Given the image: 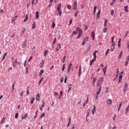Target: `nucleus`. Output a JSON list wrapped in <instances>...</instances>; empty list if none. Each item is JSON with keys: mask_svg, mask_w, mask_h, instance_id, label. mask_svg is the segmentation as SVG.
I'll list each match as a JSON object with an SVG mask.
<instances>
[{"mask_svg": "<svg viewBox=\"0 0 129 129\" xmlns=\"http://www.w3.org/2000/svg\"><path fill=\"white\" fill-rule=\"evenodd\" d=\"M102 83H103V77L100 78L97 82V86L99 87V89L96 93V98H98V95H99L100 92H101V88H102V86H101V85Z\"/></svg>", "mask_w": 129, "mask_h": 129, "instance_id": "f257e3e1", "label": "nucleus"}, {"mask_svg": "<svg viewBox=\"0 0 129 129\" xmlns=\"http://www.w3.org/2000/svg\"><path fill=\"white\" fill-rule=\"evenodd\" d=\"M73 7H74V10L75 11L76 10H77V1H75L74 2V5H73Z\"/></svg>", "mask_w": 129, "mask_h": 129, "instance_id": "f03ea898", "label": "nucleus"}, {"mask_svg": "<svg viewBox=\"0 0 129 129\" xmlns=\"http://www.w3.org/2000/svg\"><path fill=\"white\" fill-rule=\"evenodd\" d=\"M128 85V84H127V83H125V85L124 86V89H123V93H125V91H126V90H127V86Z\"/></svg>", "mask_w": 129, "mask_h": 129, "instance_id": "7ed1b4c3", "label": "nucleus"}, {"mask_svg": "<svg viewBox=\"0 0 129 129\" xmlns=\"http://www.w3.org/2000/svg\"><path fill=\"white\" fill-rule=\"evenodd\" d=\"M57 10L58 13H61L62 12V11H61V4H59L57 5Z\"/></svg>", "mask_w": 129, "mask_h": 129, "instance_id": "20e7f679", "label": "nucleus"}, {"mask_svg": "<svg viewBox=\"0 0 129 129\" xmlns=\"http://www.w3.org/2000/svg\"><path fill=\"white\" fill-rule=\"evenodd\" d=\"M71 68H72V63H70L69 67H68V73H70V70H71Z\"/></svg>", "mask_w": 129, "mask_h": 129, "instance_id": "39448f33", "label": "nucleus"}, {"mask_svg": "<svg viewBox=\"0 0 129 129\" xmlns=\"http://www.w3.org/2000/svg\"><path fill=\"white\" fill-rule=\"evenodd\" d=\"M82 71V68L81 66H80L79 70V77H80L81 76V72Z\"/></svg>", "mask_w": 129, "mask_h": 129, "instance_id": "423d86ee", "label": "nucleus"}, {"mask_svg": "<svg viewBox=\"0 0 129 129\" xmlns=\"http://www.w3.org/2000/svg\"><path fill=\"white\" fill-rule=\"evenodd\" d=\"M17 62H18V59H16L15 60H14L13 64V67H17Z\"/></svg>", "mask_w": 129, "mask_h": 129, "instance_id": "0eeeda50", "label": "nucleus"}, {"mask_svg": "<svg viewBox=\"0 0 129 129\" xmlns=\"http://www.w3.org/2000/svg\"><path fill=\"white\" fill-rule=\"evenodd\" d=\"M88 41V37H86L84 39V41L82 42V45H85V43Z\"/></svg>", "mask_w": 129, "mask_h": 129, "instance_id": "6e6552de", "label": "nucleus"}, {"mask_svg": "<svg viewBox=\"0 0 129 129\" xmlns=\"http://www.w3.org/2000/svg\"><path fill=\"white\" fill-rule=\"evenodd\" d=\"M18 19V16L13 17L12 19V23H15V21Z\"/></svg>", "mask_w": 129, "mask_h": 129, "instance_id": "1a4fd4ad", "label": "nucleus"}, {"mask_svg": "<svg viewBox=\"0 0 129 129\" xmlns=\"http://www.w3.org/2000/svg\"><path fill=\"white\" fill-rule=\"evenodd\" d=\"M96 58L94 57L93 59L90 61V66H92V63H93L94 61H96Z\"/></svg>", "mask_w": 129, "mask_h": 129, "instance_id": "9d476101", "label": "nucleus"}, {"mask_svg": "<svg viewBox=\"0 0 129 129\" xmlns=\"http://www.w3.org/2000/svg\"><path fill=\"white\" fill-rule=\"evenodd\" d=\"M96 58L94 57L93 59L90 61V66H92V63H93L94 61H96Z\"/></svg>", "mask_w": 129, "mask_h": 129, "instance_id": "9b49d317", "label": "nucleus"}, {"mask_svg": "<svg viewBox=\"0 0 129 129\" xmlns=\"http://www.w3.org/2000/svg\"><path fill=\"white\" fill-rule=\"evenodd\" d=\"M128 62H129V55L127 56L126 61H125V66H126L127 64H128Z\"/></svg>", "mask_w": 129, "mask_h": 129, "instance_id": "f8f14e48", "label": "nucleus"}, {"mask_svg": "<svg viewBox=\"0 0 129 129\" xmlns=\"http://www.w3.org/2000/svg\"><path fill=\"white\" fill-rule=\"evenodd\" d=\"M39 12H36V14H35V19L36 20H38L39 19Z\"/></svg>", "mask_w": 129, "mask_h": 129, "instance_id": "ddd939ff", "label": "nucleus"}, {"mask_svg": "<svg viewBox=\"0 0 129 129\" xmlns=\"http://www.w3.org/2000/svg\"><path fill=\"white\" fill-rule=\"evenodd\" d=\"M44 62H45V61L42 60V61L40 62V64H39V66H40V67L41 68H43V66H44Z\"/></svg>", "mask_w": 129, "mask_h": 129, "instance_id": "4468645a", "label": "nucleus"}, {"mask_svg": "<svg viewBox=\"0 0 129 129\" xmlns=\"http://www.w3.org/2000/svg\"><path fill=\"white\" fill-rule=\"evenodd\" d=\"M44 105H45V102L43 101L42 105L40 107V109L41 111H43V107H44Z\"/></svg>", "mask_w": 129, "mask_h": 129, "instance_id": "2eb2a0df", "label": "nucleus"}, {"mask_svg": "<svg viewBox=\"0 0 129 129\" xmlns=\"http://www.w3.org/2000/svg\"><path fill=\"white\" fill-rule=\"evenodd\" d=\"M60 49H61V44H58L57 45L56 51H59V50H60Z\"/></svg>", "mask_w": 129, "mask_h": 129, "instance_id": "dca6fc26", "label": "nucleus"}, {"mask_svg": "<svg viewBox=\"0 0 129 129\" xmlns=\"http://www.w3.org/2000/svg\"><path fill=\"white\" fill-rule=\"evenodd\" d=\"M95 111H96V107H95V105H94V107H93V110L92 111V114H94V113H95Z\"/></svg>", "mask_w": 129, "mask_h": 129, "instance_id": "f3484780", "label": "nucleus"}, {"mask_svg": "<svg viewBox=\"0 0 129 129\" xmlns=\"http://www.w3.org/2000/svg\"><path fill=\"white\" fill-rule=\"evenodd\" d=\"M27 46V40H25L23 44L22 45L23 48H25Z\"/></svg>", "mask_w": 129, "mask_h": 129, "instance_id": "a211bd4d", "label": "nucleus"}, {"mask_svg": "<svg viewBox=\"0 0 129 129\" xmlns=\"http://www.w3.org/2000/svg\"><path fill=\"white\" fill-rule=\"evenodd\" d=\"M28 117V113H26L24 116H22V119H26Z\"/></svg>", "mask_w": 129, "mask_h": 129, "instance_id": "6ab92c4d", "label": "nucleus"}, {"mask_svg": "<svg viewBox=\"0 0 129 129\" xmlns=\"http://www.w3.org/2000/svg\"><path fill=\"white\" fill-rule=\"evenodd\" d=\"M91 36L93 37V39L94 40L95 38V33L94 32V31L92 32Z\"/></svg>", "mask_w": 129, "mask_h": 129, "instance_id": "aec40b11", "label": "nucleus"}, {"mask_svg": "<svg viewBox=\"0 0 129 129\" xmlns=\"http://www.w3.org/2000/svg\"><path fill=\"white\" fill-rule=\"evenodd\" d=\"M36 99L38 101H40V94L37 93L36 96Z\"/></svg>", "mask_w": 129, "mask_h": 129, "instance_id": "412c9836", "label": "nucleus"}, {"mask_svg": "<svg viewBox=\"0 0 129 129\" xmlns=\"http://www.w3.org/2000/svg\"><path fill=\"white\" fill-rule=\"evenodd\" d=\"M97 52V50H95L94 52L93 53V56H94V58L96 59V52Z\"/></svg>", "mask_w": 129, "mask_h": 129, "instance_id": "4be33fe9", "label": "nucleus"}, {"mask_svg": "<svg viewBox=\"0 0 129 129\" xmlns=\"http://www.w3.org/2000/svg\"><path fill=\"white\" fill-rule=\"evenodd\" d=\"M106 68H107V65H106L105 67L103 69V73L105 75V72H106Z\"/></svg>", "mask_w": 129, "mask_h": 129, "instance_id": "5701e85b", "label": "nucleus"}, {"mask_svg": "<svg viewBox=\"0 0 129 129\" xmlns=\"http://www.w3.org/2000/svg\"><path fill=\"white\" fill-rule=\"evenodd\" d=\"M107 104H111L112 103V101H111V99H108L107 101Z\"/></svg>", "mask_w": 129, "mask_h": 129, "instance_id": "b1692460", "label": "nucleus"}, {"mask_svg": "<svg viewBox=\"0 0 129 129\" xmlns=\"http://www.w3.org/2000/svg\"><path fill=\"white\" fill-rule=\"evenodd\" d=\"M122 79V76L121 75H120L119 77V80H118V82L120 83L121 82V80Z\"/></svg>", "mask_w": 129, "mask_h": 129, "instance_id": "393cba45", "label": "nucleus"}, {"mask_svg": "<svg viewBox=\"0 0 129 129\" xmlns=\"http://www.w3.org/2000/svg\"><path fill=\"white\" fill-rule=\"evenodd\" d=\"M87 103H88V97H87V100L84 103L83 107H84V106H85Z\"/></svg>", "mask_w": 129, "mask_h": 129, "instance_id": "a878e982", "label": "nucleus"}, {"mask_svg": "<svg viewBox=\"0 0 129 129\" xmlns=\"http://www.w3.org/2000/svg\"><path fill=\"white\" fill-rule=\"evenodd\" d=\"M43 73H44V70H42L39 72L40 77H41L42 76V75H43Z\"/></svg>", "mask_w": 129, "mask_h": 129, "instance_id": "bb28decb", "label": "nucleus"}, {"mask_svg": "<svg viewBox=\"0 0 129 129\" xmlns=\"http://www.w3.org/2000/svg\"><path fill=\"white\" fill-rule=\"evenodd\" d=\"M32 29H35V28H36V22H34L33 24H32Z\"/></svg>", "mask_w": 129, "mask_h": 129, "instance_id": "cd10ccee", "label": "nucleus"}, {"mask_svg": "<svg viewBox=\"0 0 129 129\" xmlns=\"http://www.w3.org/2000/svg\"><path fill=\"white\" fill-rule=\"evenodd\" d=\"M68 87H69V91H68V92H69V91H70V90H71V88H72V85L70 84V85L68 86Z\"/></svg>", "mask_w": 129, "mask_h": 129, "instance_id": "c85d7f7f", "label": "nucleus"}, {"mask_svg": "<svg viewBox=\"0 0 129 129\" xmlns=\"http://www.w3.org/2000/svg\"><path fill=\"white\" fill-rule=\"evenodd\" d=\"M122 104V102H121L118 108V111H119L120 110V108L121 107Z\"/></svg>", "mask_w": 129, "mask_h": 129, "instance_id": "c756f323", "label": "nucleus"}, {"mask_svg": "<svg viewBox=\"0 0 129 129\" xmlns=\"http://www.w3.org/2000/svg\"><path fill=\"white\" fill-rule=\"evenodd\" d=\"M4 122H5V117H3L2 120L0 122V123H1L2 124H3V123H4Z\"/></svg>", "mask_w": 129, "mask_h": 129, "instance_id": "7c9ffc66", "label": "nucleus"}, {"mask_svg": "<svg viewBox=\"0 0 129 129\" xmlns=\"http://www.w3.org/2000/svg\"><path fill=\"white\" fill-rule=\"evenodd\" d=\"M49 52V50H45L44 51V56H47V54H48V52Z\"/></svg>", "mask_w": 129, "mask_h": 129, "instance_id": "2f4dec72", "label": "nucleus"}, {"mask_svg": "<svg viewBox=\"0 0 129 129\" xmlns=\"http://www.w3.org/2000/svg\"><path fill=\"white\" fill-rule=\"evenodd\" d=\"M121 56H122V50L121 51L120 53L118 56L119 59H120V58H121Z\"/></svg>", "mask_w": 129, "mask_h": 129, "instance_id": "473e14b6", "label": "nucleus"}, {"mask_svg": "<svg viewBox=\"0 0 129 129\" xmlns=\"http://www.w3.org/2000/svg\"><path fill=\"white\" fill-rule=\"evenodd\" d=\"M27 21H28V15H26L25 16V19L24 20V23L27 22Z\"/></svg>", "mask_w": 129, "mask_h": 129, "instance_id": "72a5a7b5", "label": "nucleus"}, {"mask_svg": "<svg viewBox=\"0 0 129 129\" xmlns=\"http://www.w3.org/2000/svg\"><path fill=\"white\" fill-rule=\"evenodd\" d=\"M7 54H8V53H7V52L4 53V56L3 57V60H5V59H6V56H7Z\"/></svg>", "mask_w": 129, "mask_h": 129, "instance_id": "f704fd0d", "label": "nucleus"}, {"mask_svg": "<svg viewBox=\"0 0 129 129\" xmlns=\"http://www.w3.org/2000/svg\"><path fill=\"white\" fill-rule=\"evenodd\" d=\"M128 6H126L125 7V12L126 13H127V12H128Z\"/></svg>", "mask_w": 129, "mask_h": 129, "instance_id": "c9c22d12", "label": "nucleus"}, {"mask_svg": "<svg viewBox=\"0 0 129 129\" xmlns=\"http://www.w3.org/2000/svg\"><path fill=\"white\" fill-rule=\"evenodd\" d=\"M106 31H107V27H105L103 30V33H106Z\"/></svg>", "mask_w": 129, "mask_h": 129, "instance_id": "e433bc0d", "label": "nucleus"}, {"mask_svg": "<svg viewBox=\"0 0 129 129\" xmlns=\"http://www.w3.org/2000/svg\"><path fill=\"white\" fill-rule=\"evenodd\" d=\"M15 83H14L13 85H12V92H13V91H14V89H15Z\"/></svg>", "mask_w": 129, "mask_h": 129, "instance_id": "4c0bfd02", "label": "nucleus"}, {"mask_svg": "<svg viewBox=\"0 0 129 129\" xmlns=\"http://www.w3.org/2000/svg\"><path fill=\"white\" fill-rule=\"evenodd\" d=\"M34 101H35V98H32L31 101V104H33V103H34Z\"/></svg>", "mask_w": 129, "mask_h": 129, "instance_id": "58836bf2", "label": "nucleus"}, {"mask_svg": "<svg viewBox=\"0 0 129 129\" xmlns=\"http://www.w3.org/2000/svg\"><path fill=\"white\" fill-rule=\"evenodd\" d=\"M100 14V11H99L97 13V18L98 19L99 18V15Z\"/></svg>", "mask_w": 129, "mask_h": 129, "instance_id": "ea45409f", "label": "nucleus"}, {"mask_svg": "<svg viewBox=\"0 0 129 129\" xmlns=\"http://www.w3.org/2000/svg\"><path fill=\"white\" fill-rule=\"evenodd\" d=\"M56 42H57V38H54V39L53 41V45H54V44H55Z\"/></svg>", "mask_w": 129, "mask_h": 129, "instance_id": "a19ab883", "label": "nucleus"}, {"mask_svg": "<svg viewBox=\"0 0 129 129\" xmlns=\"http://www.w3.org/2000/svg\"><path fill=\"white\" fill-rule=\"evenodd\" d=\"M77 34H78V31H73V34H75V35H77Z\"/></svg>", "mask_w": 129, "mask_h": 129, "instance_id": "79ce46f5", "label": "nucleus"}, {"mask_svg": "<svg viewBox=\"0 0 129 129\" xmlns=\"http://www.w3.org/2000/svg\"><path fill=\"white\" fill-rule=\"evenodd\" d=\"M55 25H56V24H55V23L52 22L51 27L53 28V29H54L55 28Z\"/></svg>", "mask_w": 129, "mask_h": 129, "instance_id": "37998d69", "label": "nucleus"}, {"mask_svg": "<svg viewBox=\"0 0 129 129\" xmlns=\"http://www.w3.org/2000/svg\"><path fill=\"white\" fill-rule=\"evenodd\" d=\"M66 59V56H64L62 59V63L65 62V59Z\"/></svg>", "mask_w": 129, "mask_h": 129, "instance_id": "c03bdc74", "label": "nucleus"}, {"mask_svg": "<svg viewBox=\"0 0 129 129\" xmlns=\"http://www.w3.org/2000/svg\"><path fill=\"white\" fill-rule=\"evenodd\" d=\"M95 81H96V78H94L93 79V85H94V83H95Z\"/></svg>", "mask_w": 129, "mask_h": 129, "instance_id": "a18cd8bd", "label": "nucleus"}, {"mask_svg": "<svg viewBox=\"0 0 129 129\" xmlns=\"http://www.w3.org/2000/svg\"><path fill=\"white\" fill-rule=\"evenodd\" d=\"M129 110V105H128V106L126 107V114L127 113V112Z\"/></svg>", "mask_w": 129, "mask_h": 129, "instance_id": "49530a36", "label": "nucleus"}, {"mask_svg": "<svg viewBox=\"0 0 129 129\" xmlns=\"http://www.w3.org/2000/svg\"><path fill=\"white\" fill-rule=\"evenodd\" d=\"M43 79H44V78H42L41 79V80L39 81V85H40L41 84V83H42V81H43Z\"/></svg>", "mask_w": 129, "mask_h": 129, "instance_id": "de8ad7c7", "label": "nucleus"}, {"mask_svg": "<svg viewBox=\"0 0 129 129\" xmlns=\"http://www.w3.org/2000/svg\"><path fill=\"white\" fill-rule=\"evenodd\" d=\"M110 51V49H109V48L107 49V51H106V55H107V54H108V53H109V51Z\"/></svg>", "mask_w": 129, "mask_h": 129, "instance_id": "09e8293b", "label": "nucleus"}, {"mask_svg": "<svg viewBox=\"0 0 129 129\" xmlns=\"http://www.w3.org/2000/svg\"><path fill=\"white\" fill-rule=\"evenodd\" d=\"M19 117V113H16L15 114V118H18V117Z\"/></svg>", "mask_w": 129, "mask_h": 129, "instance_id": "8fccbe9b", "label": "nucleus"}, {"mask_svg": "<svg viewBox=\"0 0 129 129\" xmlns=\"http://www.w3.org/2000/svg\"><path fill=\"white\" fill-rule=\"evenodd\" d=\"M107 20H106L105 21V22H104V26H105V27H106V26H107Z\"/></svg>", "mask_w": 129, "mask_h": 129, "instance_id": "3c124183", "label": "nucleus"}, {"mask_svg": "<svg viewBox=\"0 0 129 129\" xmlns=\"http://www.w3.org/2000/svg\"><path fill=\"white\" fill-rule=\"evenodd\" d=\"M97 9V7H96V6H95L94 8V14H95V12H96Z\"/></svg>", "mask_w": 129, "mask_h": 129, "instance_id": "603ef678", "label": "nucleus"}, {"mask_svg": "<svg viewBox=\"0 0 129 129\" xmlns=\"http://www.w3.org/2000/svg\"><path fill=\"white\" fill-rule=\"evenodd\" d=\"M115 1L116 0H113L112 3L110 4V6H112V5H113L115 3Z\"/></svg>", "mask_w": 129, "mask_h": 129, "instance_id": "864d4df0", "label": "nucleus"}, {"mask_svg": "<svg viewBox=\"0 0 129 129\" xmlns=\"http://www.w3.org/2000/svg\"><path fill=\"white\" fill-rule=\"evenodd\" d=\"M89 111H90V110H89V111H88V112H87L88 114H87V116H86L87 121V117H88V116H89Z\"/></svg>", "mask_w": 129, "mask_h": 129, "instance_id": "5fc2aeb1", "label": "nucleus"}, {"mask_svg": "<svg viewBox=\"0 0 129 129\" xmlns=\"http://www.w3.org/2000/svg\"><path fill=\"white\" fill-rule=\"evenodd\" d=\"M44 116H45V113H43L41 115L40 118H42V117H44Z\"/></svg>", "mask_w": 129, "mask_h": 129, "instance_id": "6e6d98bb", "label": "nucleus"}, {"mask_svg": "<svg viewBox=\"0 0 129 129\" xmlns=\"http://www.w3.org/2000/svg\"><path fill=\"white\" fill-rule=\"evenodd\" d=\"M116 119V114H115L114 115V117H113V120H115Z\"/></svg>", "mask_w": 129, "mask_h": 129, "instance_id": "4d7b16f0", "label": "nucleus"}, {"mask_svg": "<svg viewBox=\"0 0 129 129\" xmlns=\"http://www.w3.org/2000/svg\"><path fill=\"white\" fill-rule=\"evenodd\" d=\"M30 88L28 87L27 88V95H28V94H29V89Z\"/></svg>", "mask_w": 129, "mask_h": 129, "instance_id": "13d9d810", "label": "nucleus"}, {"mask_svg": "<svg viewBox=\"0 0 129 129\" xmlns=\"http://www.w3.org/2000/svg\"><path fill=\"white\" fill-rule=\"evenodd\" d=\"M114 50V46H112L111 48V51L112 52H113V50Z\"/></svg>", "mask_w": 129, "mask_h": 129, "instance_id": "bf43d9fd", "label": "nucleus"}, {"mask_svg": "<svg viewBox=\"0 0 129 129\" xmlns=\"http://www.w3.org/2000/svg\"><path fill=\"white\" fill-rule=\"evenodd\" d=\"M81 33L79 32L77 38H80V37H81Z\"/></svg>", "mask_w": 129, "mask_h": 129, "instance_id": "052dcab7", "label": "nucleus"}, {"mask_svg": "<svg viewBox=\"0 0 129 129\" xmlns=\"http://www.w3.org/2000/svg\"><path fill=\"white\" fill-rule=\"evenodd\" d=\"M114 13V11H113V10H112L111 11V15L112 16H113Z\"/></svg>", "mask_w": 129, "mask_h": 129, "instance_id": "680f3d73", "label": "nucleus"}, {"mask_svg": "<svg viewBox=\"0 0 129 129\" xmlns=\"http://www.w3.org/2000/svg\"><path fill=\"white\" fill-rule=\"evenodd\" d=\"M78 15V12L77 11L75 13V18H76V17H77Z\"/></svg>", "mask_w": 129, "mask_h": 129, "instance_id": "e2e57ef3", "label": "nucleus"}, {"mask_svg": "<svg viewBox=\"0 0 129 129\" xmlns=\"http://www.w3.org/2000/svg\"><path fill=\"white\" fill-rule=\"evenodd\" d=\"M127 49H128V52H129V42L127 43Z\"/></svg>", "mask_w": 129, "mask_h": 129, "instance_id": "0e129e2a", "label": "nucleus"}, {"mask_svg": "<svg viewBox=\"0 0 129 129\" xmlns=\"http://www.w3.org/2000/svg\"><path fill=\"white\" fill-rule=\"evenodd\" d=\"M35 3H36V0H32V5H34V4L35 5Z\"/></svg>", "mask_w": 129, "mask_h": 129, "instance_id": "69168bd1", "label": "nucleus"}, {"mask_svg": "<svg viewBox=\"0 0 129 129\" xmlns=\"http://www.w3.org/2000/svg\"><path fill=\"white\" fill-rule=\"evenodd\" d=\"M114 39V36H113L112 38H111V42L112 43H113V39Z\"/></svg>", "mask_w": 129, "mask_h": 129, "instance_id": "338daca9", "label": "nucleus"}, {"mask_svg": "<svg viewBox=\"0 0 129 129\" xmlns=\"http://www.w3.org/2000/svg\"><path fill=\"white\" fill-rule=\"evenodd\" d=\"M72 19H71V20L70 21L69 25H72Z\"/></svg>", "mask_w": 129, "mask_h": 129, "instance_id": "774afa93", "label": "nucleus"}]
</instances>
